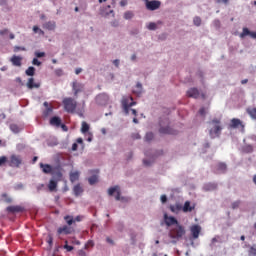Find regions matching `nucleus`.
Returning a JSON list of instances; mask_svg holds the SVG:
<instances>
[{"label": "nucleus", "mask_w": 256, "mask_h": 256, "mask_svg": "<svg viewBox=\"0 0 256 256\" xmlns=\"http://www.w3.org/2000/svg\"><path fill=\"white\" fill-rule=\"evenodd\" d=\"M208 125H210V130H209L210 139L220 138L223 131V125L221 123V119L214 118L210 122H208Z\"/></svg>", "instance_id": "f257e3e1"}, {"label": "nucleus", "mask_w": 256, "mask_h": 256, "mask_svg": "<svg viewBox=\"0 0 256 256\" xmlns=\"http://www.w3.org/2000/svg\"><path fill=\"white\" fill-rule=\"evenodd\" d=\"M185 234V227L179 223L178 225L170 227V232L168 233V236H170V239L179 241L185 236Z\"/></svg>", "instance_id": "f03ea898"}, {"label": "nucleus", "mask_w": 256, "mask_h": 256, "mask_svg": "<svg viewBox=\"0 0 256 256\" xmlns=\"http://www.w3.org/2000/svg\"><path fill=\"white\" fill-rule=\"evenodd\" d=\"M64 110L69 114H74L77 108V102L71 97H66L63 100Z\"/></svg>", "instance_id": "7ed1b4c3"}, {"label": "nucleus", "mask_w": 256, "mask_h": 256, "mask_svg": "<svg viewBox=\"0 0 256 256\" xmlns=\"http://www.w3.org/2000/svg\"><path fill=\"white\" fill-rule=\"evenodd\" d=\"M122 107H123V111L126 115H129V111H130V108L134 107L137 105V102H135L133 100V97L132 96H124L122 98Z\"/></svg>", "instance_id": "20e7f679"}, {"label": "nucleus", "mask_w": 256, "mask_h": 256, "mask_svg": "<svg viewBox=\"0 0 256 256\" xmlns=\"http://www.w3.org/2000/svg\"><path fill=\"white\" fill-rule=\"evenodd\" d=\"M166 125V127L164 126ZM169 125V120L168 119H164L163 121H160V134L162 135H177V132L172 129L171 127L168 126Z\"/></svg>", "instance_id": "39448f33"}, {"label": "nucleus", "mask_w": 256, "mask_h": 256, "mask_svg": "<svg viewBox=\"0 0 256 256\" xmlns=\"http://www.w3.org/2000/svg\"><path fill=\"white\" fill-rule=\"evenodd\" d=\"M8 166L11 168H20L23 163L22 157L20 155L12 154L7 160Z\"/></svg>", "instance_id": "423d86ee"}, {"label": "nucleus", "mask_w": 256, "mask_h": 256, "mask_svg": "<svg viewBox=\"0 0 256 256\" xmlns=\"http://www.w3.org/2000/svg\"><path fill=\"white\" fill-rule=\"evenodd\" d=\"M186 96L192 99H199L200 96H202V100L206 99V95L204 93L201 94L198 88L188 89V91L186 92Z\"/></svg>", "instance_id": "0eeeda50"}, {"label": "nucleus", "mask_w": 256, "mask_h": 256, "mask_svg": "<svg viewBox=\"0 0 256 256\" xmlns=\"http://www.w3.org/2000/svg\"><path fill=\"white\" fill-rule=\"evenodd\" d=\"M74 232H75L74 227L68 226V225H63V226H61L57 229V235L58 236H61V235H66L67 236V235L73 234Z\"/></svg>", "instance_id": "6e6552de"}, {"label": "nucleus", "mask_w": 256, "mask_h": 256, "mask_svg": "<svg viewBox=\"0 0 256 256\" xmlns=\"http://www.w3.org/2000/svg\"><path fill=\"white\" fill-rule=\"evenodd\" d=\"M51 175L53 176V179L56 180L57 182L62 181V178H63L62 167L55 166Z\"/></svg>", "instance_id": "1a4fd4ad"}, {"label": "nucleus", "mask_w": 256, "mask_h": 256, "mask_svg": "<svg viewBox=\"0 0 256 256\" xmlns=\"http://www.w3.org/2000/svg\"><path fill=\"white\" fill-rule=\"evenodd\" d=\"M72 89L74 92V96L77 98L78 97V93H82V91H84V84L74 81L72 83Z\"/></svg>", "instance_id": "9d476101"}, {"label": "nucleus", "mask_w": 256, "mask_h": 256, "mask_svg": "<svg viewBox=\"0 0 256 256\" xmlns=\"http://www.w3.org/2000/svg\"><path fill=\"white\" fill-rule=\"evenodd\" d=\"M164 221L166 222V226L174 227L179 225L178 220L174 216H168L167 214L164 215Z\"/></svg>", "instance_id": "9b49d317"}, {"label": "nucleus", "mask_w": 256, "mask_h": 256, "mask_svg": "<svg viewBox=\"0 0 256 256\" xmlns=\"http://www.w3.org/2000/svg\"><path fill=\"white\" fill-rule=\"evenodd\" d=\"M239 127H241L242 129L245 128L244 124L242 123V121L240 119L233 118L230 120V123H229L230 129H238Z\"/></svg>", "instance_id": "f8f14e48"}, {"label": "nucleus", "mask_w": 256, "mask_h": 256, "mask_svg": "<svg viewBox=\"0 0 256 256\" xmlns=\"http://www.w3.org/2000/svg\"><path fill=\"white\" fill-rule=\"evenodd\" d=\"M146 7L148 10L154 11L157 10L161 6V2L157 0L148 1L146 0Z\"/></svg>", "instance_id": "ddd939ff"}, {"label": "nucleus", "mask_w": 256, "mask_h": 256, "mask_svg": "<svg viewBox=\"0 0 256 256\" xmlns=\"http://www.w3.org/2000/svg\"><path fill=\"white\" fill-rule=\"evenodd\" d=\"M190 233H192V238L198 239L201 233V226L198 224H194L190 227Z\"/></svg>", "instance_id": "4468645a"}, {"label": "nucleus", "mask_w": 256, "mask_h": 256, "mask_svg": "<svg viewBox=\"0 0 256 256\" xmlns=\"http://www.w3.org/2000/svg\"><path fill=\"white\" fill-rule=\"evenodd\" d=\"M114 193H117L116 201H120L121 200V191H120L119 186H114V187L109 188V190H108L109 196H113Z\"/></svg>", "instance_id": "2eb2a0df"}, {"label": "nucleus", "mask_w": 256, "mask_h": 256, "mask_svg": "<svg viewBox=\"0 0 256 256\" xmlns=\"http://www.w3.org/2000/svg\"><path fill=\"white\" fill-rule=\"evenodd\" d=\"M247 35H249L251 39H256V32H251L248 28H243L242 32L239 34V37L244 39V37H247Z\"/></svg>", "instance_id": "dca6fc26"}, {"label": "nucleus", "mask_w": 256, "mask_h": 256, "mask_svg": "<svg viewBox=\"0 0 256 256\" xmlns=\"http://www.w3.org/2000/svg\"><path fill=\"white\" fill-rule=\"evenodd\" d=\"M26 87H27V89H30V90L39 89L40 83H36L34 78L31 77V78L28 79V81L26 83Z\"/></svg>", "instance_id": "f3484780"}, {"label": "nucleus", "mask_w": 256, "mask_h": 256, "mask_svg": "<svg viewBox=\"0 0 256 256\" xmlns=\"http://www.w3.org/2000/svg\"><path fill=\"white\" fill-rule=\"evenodd\" d=\"M195 210V204L191 205L190 201L184 202V206H182V212L191 213Z\"/></svg>", "instance_id": "a211bd4d"}, {"label": "nucleus", "mask_w": 256, "mask_h": 256, "mask_svg": "<svg viewBox=\"0 0 256 256\" xmlns=\"http://www.w3.org/2000/svg\"><path fill=\"white\" fill-rule=\"evenodd\" d=\"M40 167H41L43 173H44V174H47V175H48V174H51V175H52V173H53V171H54V167L51 166L50 164H43V163H40Z\"/></svg>", "instance_id": "6ab92c4d"}, {"label": "nucleus", "mask_w": 256, "mask_h": 256, "mask_svg": "<svg viewBox=\"0 0 256 256\" xmlns=\"http://www.w3.org/2000/svg\"><path fill=\"white\" fill-rule=\"evenodd\" d=\"M22 57L21 56H16V55H13L10 59L12 65H14V67H21L22 65Z\"/></svg>", "instance_id": "aec40b11"}, {"label": "nucleus", "mask_w": 256, "mask_h": 256, "mask_svg": "<svg viewBox=\"0 0 256 256\" xmlns=\"http://www.w3.org/2000/svg\"><path fill=\"white\" fill-rule=\"evenodd\" d=\"M23 211H24V208L22 206H19V205L8 206L7 207V212L8 213H22Z\"/></svg>", "instance_id": "412c9836"}, {"label": "nucleus", "mask_w": 256, "mask_h": 256, "mask_svg": "<svg viewBox=\"0 0 256 256\" xmlns=\"http://www.w3.org/2000/svg\"><path fill=\"white\" fill-rule=\"evenodd\" d=\"M44 107L46 108V110L43 112V116L47 118L53 113V108L52 106H49L48 102H44Z\"/></svg>", "instance_id": "4be33fe9"}, {"label": "nucleus", "mask_w": 256, "mask_h": 256, "mask_svg": "<svg viewBox=\"0 0 256 256\" xmlns=\"http://www.w3.org/2000/svg\"><path fill=\"white\" fill-rule=\"evenodd\" d=\"M108 100H109V96L106 93H102V94L97 96V102L99 104L107 103Z\"/></svg>", "instance_id": "5701e85b"}, {"label": "nucleus", "mask_w": 256, "mask_h": 256, "mask_svg": "<svg viewBox=\"0 0 256 256\" xmlns=\"http://www.w3.org/2000/svg\"><path fill=\"white\" fill-rule=\"evenodd\" d=\"M61 123H62L61 118L57 116L52 117L50 120V125L55 127H60Z\"/></svg>", "instance_id": "b1692460"}, {"label": "nucleus", "mask_w": 256, "mask_h": 256, "mask_svg": "<svg viewBox=\"0 0 256 256\" xmlns=\"http://www.w3.org/2000/svg\"><path fill=\"white\" fill-rule=\"evenodd\" d=\"M246 113L249 115V117L252 119V120H256V108L254 107H248L246 109Z\"/></svg>", "instance_id": "393cba45"}, {"label": "nucleus", "mask_w": 256, "mask_h": 256, "mask_svg": "<svg viewBox=\"0 0 256 256\" xmlns=\"http://www.w3.org/2000/svg\"><path fill=\"white\" fill-rule=\"evenodd\" d=\"M216 170L222 174L226 173L227 171L226 163H223V162L218 163V166H216Z\"/></svg>", "instance_id": "a878e982"}, {"label": "nucleus", "mask_w": 256, "mask_h": 256, "mask_svg": "<svg viewBox=\"0 0 256 256\" xmlns=\"http://www.w3.org/2000/svg\"><path fill=\"white\" fill-rule=\"evenodd\" d=\"M181 210L183 211V206L179 203H176L175 205H170V211H172V213H177Z\"/></svg>", "instance_id": "bb28decb"}, {"label": "nucleus", "mask_w": 256, "mask_h": 256, "mask_svg": "<svg viewBox=\"0 0 256 256\" xmlns=\"http://www.w3.org/2000/svg\"><path fill=\"white\" fill-rule=\"evenodd\" d=\"M79 176H80V172L79 171L71 172L70 173V181L72 183L77 182L79 180Z\"/></svg>", "instance_id": "cd10ccee"}, {"label": "nucleus", "mask_w": 256, "mask_h": 256, "mask_svg": "<svg viewBox=\"0 0 256 256\" xmlns=\"http://www.w3.org/2000/svg\"><path fill=\"white\" fill-rule=\"evenodd\" d=\"M44 27L45 29H48V31H54V29H56V23L54 21H49L45 23Z\"/></svg>", "instance_id": "c85d7f7f"}, {"label": "nucleus", "mask_w": 256, "mask_h": 256, "mask_svg": "<svg viewBox=\"0 0 256 256\" xmlns=\"http://www.w3.org/2000/svg\"><path fill=\"white\" fill-rule=\"evenodd\" d=\"M73 191H74L75 196L78 197V196H80L83 193L84 190L80 186V184H77V185L74 186Z\"/></svg>", "instance_id": "c756f323"}, {"label": "nucleus", "mask_w": 256, "mask_h": 256, "mask_svg": "<svg viewBox=\"0 0 256 256\" xmlns=\"http://www.w3.org/2000/svg\"><path fill=\"white\" fill-rule=\"evenodd\" d=\"M64 220L66 221L68 227H71L73 224H75V219L71 215H66Z\"/></svg>", "instance_id": "7c9ffc66"}, {"label": "nucleus", "mask_w": 256, "mask_h": 256, "mask_svg": "<svg viewBox=\"0 0 256 256\" xmlns=\"http://www.w3.org/2000/svg\"><path fill=\"white\" fill-rule=\"evenodd\" d=\"M253 151H254V148L252 145H245L242 147V152L244 154H251V153H253Z\"/></svg>", "instance_id": "2f4dec72"}, {"label": "nucleus", "mask_w": 256, "mask_h": 256, "mask_svg": "<svg viewBox=\"0 0 256 256\" xmlns=\"http://www.w3.org/2000/svg\"><path fill=\"white\" fill-rule=\"evenodd\" d=\"M48 188H49L50 192H54L57 188V180L55 181V180L51 179L48 184Z\"/></svg>", "instance_id": "473e14b6"}, {"label": "nucleus", "mask_w": 256, "mask_h": 256, "mask_svg": "<svg viewBox=\"0 0 256 256\" xmlns=\"http://www.w3.org/2000/svg\"><path fill=\"white\" fill-rule=\"evenodd\" d=\"M204 189H206V191H214L217 189V185L216 183H208L204 186Z\"/></svg>", "instance_id": "72a5a7b5"}, {"label": "nucleus", "mask_w": 256, "mask_h": 256, "mask_svg": "<svg viewBox=\"0 0 256 256\" xmlns=\"http://www.w3.org/2000/svg\"><path fill=\"white\" fill-rule=\"evenodd\" d=\"M89 130H90V126L88 125L87 122L83 121L82 127H81L82 134L88 133Z\"/></svg>", "instance_id": "f704fd0d"}, {"label": "nucleus", "mask_w": 256, "mask_h": 256, "mask_svg": "<svg viewBox=\"0 0 256 256\" xmlns=\"http://www.w3.org/2000/svg\"><path fill=\"white\" fill-rule=\"evenodd\" d=\"M1 199L7 203V204H11L12 203V198L10 196H8L7 193H3L1 196Z\"/></svg>", "instance_id": "c9c22d12"}, {"label": "nucleus", "mask_w": 256, "mask_h": 256, "mask_svg": "<svg viewBox=\"0 0 256 256\" xmlns=\"http://www.w3.org/2000/svg\"><path fill=\"white\" fill-rule=\"evenodd\" d=\"M26 75H28V77H34L35 75V68L33 66H30L26 71H25Z\"/></svg>", "instance_id": "e433bc0d"}, {"label": "nucleus", "mask_w": 256, "mask_h": 256, "mask_svg": "<svg viewBox=\"0 0 256 256\" xmlns=\"http://www.w3.org/2000/svg\"><path fill=\"white\" fill-rule=\"evenodd\" d=\"M88 182L91 186L95 185L96 183H98V176L93 175V176L89 177Z\"/></svg>", "instance_id": "4c0bfd02"}, {"label": "nucleus", "mask_w": 256, "mask_h": 256, "mask_svg": "<svg viewBox=\"0 0 256 256\" xmlns=\"http://www.w3.org/2000/svg\"><path fill=\"white\" fill-rule=\"evenodd\" d=\"M154 139V134L152 132H148L145 136V140L147 142H151Z\"/></svg>", "instance_id": "58836bf2"}, {"label": "nucleus", "mask_w": 256, "mask_h": 256, "mask_svg": "<svg viewBox=\"0 0 256 256\" xmlns=\"http://www.w3.org/2000/svg\"><path fill=\"white\" fill-rule=\"evenodd\" d=\"M136 89L137 90H134V93H137V95H141L142 89H143L142 84L138 83L137 86H136Z\"/></svg>", "instance_id": "ea45409f"}, {"label": "nucleus", "mask_w": 256, "mask_h": 256, "mask_svg": "<svg viewBox=\"0 0 256 256\" xmlns=\"http://www.w3.org/2000/svg\"><path fill=\"white\" fill-rule=\"evenodd\" d=\"M240 204H241V201H239V200L234 201V202H232V204H231V208H232L233 210L238 209L239 206H240Z\"/></svg>", "instance_id": "a19ab883"}, {"label": "nucleus", "mask_w": 256, "mask_h": 256, "mask_svg": "<svg viewBox=\"0 0 256 256\" xmlns=\"http://www.w3.org/2000/svg\"><path fill=\"white\" fill-rule=\"evenodd\" d=\"M6 163H8V159L6 156H1L0 157V167H2L3 165H5Z\"/></svg>", "instance_id": "79ce46f5"}, {"label": "nucleus", "mask_w": 256, "mask_h": 256, "mask_svg": "<svg viewBox=\"0 0 256 256\" xmlns=\"http://www.w3.org/2000/svg\"><path fill=\"white\" fill-rule=\"evenodd\" d=\"M133 16H134V14H133V12H131V11H127V12H125V14H124V18L127 19V20L133 18Z\"/></svg>", "instance_id": "37998d69"}, {"label": "nucleus", "mask_w": 256, "mask_h": 256, "mask_svg": "<svg viewBox=\"0 0 256 256\" xmlns=\"http://www.w3.org/2000/svg\"><path fill=\"white\" fill-rule=\"evenodd\" d=\"M10 130L13 132V133H18L19 132V128L16 124H11L10 125Z\"/></svg>", "instance_id": "c03bdc74"}, {"label": "nucleus", "mask_w": 256, "mask_h": 256, "mask_svg": "<svg viewBox=\"0 0 256 256\" xmlns=\"http://www.w3.org/2000/svg\"><path fill=\"white\" fill-rule=\"evenodd\" d=\"M148 29L150 31H155L157 29V24L154 23V22H151L149 25H148Z\"/></svg>", "instance_id": "a18cd8bd"}, {"label": "nucleus", "mask_w": 256, "mask_h": 256, "mask_svg": "<svg viewBox=\"0 0 256 256\" xmlns=\"http://www.w3.org/2000/svg\"><path fill=\"white\" fill-rule=\"evenodd\" d=\"M201 22H202V20H201V18L200 17H194V25H196V26H200L201 25Z\"/></svg>", "instance_id": "49530a36"}, {"label": "nucleus", "mask_w": 256, "mask_h": 256, "mask_svg": "<svg viewBox=\"0 0 256 256\" xmlns=\"http://www.w3.org/2000/svg\"><path fill=\"white\" fill-rule=\"evenodd\" d=\"M18 51H26V48L22 46H15L14 53H18Z\"/></svg>", "instance_id": "de8ad7c7"}, {"label": "nucleus", "mask_w": 256, "mask_h": 256, "mask_svg": "<svg viewBox=\"0 0 256 256\" xmlns=\"http://www.w3.org/2000/svg\"><path fill=\"white\" fill-rule=\"evenodd\" d=\"M55 75H57V77H62V75H64V72L61 68H58L55 70Z\"/></svg>", "instance_id": "09e8293b"}, {"label": "nucleus", "mask_w": 256, "mask_h": 256, "mask_svg": "<svg viewBox=\"0 0 256 256\" xmlns=\"http://www.w3.org/2000/svg\"><path fill=\"white\" fill-rule=\"evenodd\" d=\"M47 243L49 244L50 247L53 245V236L51 234L48 235L47 237Z\"/></svg>", "instance_id": "8fccbe9b"}, {"label": "nucleus", "mask_w": 256, "mask_h": 256, "mask_svg": "<svg viewBox=\"0 0 256 256\" xmlns=\"http://www.w3.org/2000/svg\"><path fill=\"white\" fill-rule=\"evenodd\" d=\"M23 188H24V185H23L22 183H18V184H16V185L14 186V189H15L16 191L23 190Z\"/></svg>", "instance_id": "3c124183"}, {"label": "nucleus", "mask_w": 256, "mask_h": 256, "mask_svg": "<svg viewBox=\"0 0 256 256\" xmlns=\"http://www.w3.org/2000/svg\"><path fill=\"white\" fill-rule=\"evenodd\" d=\"M33 31L34 33H40L41 35H44L43 30L39 29L38 26H34Z\"/></svg>", "instance_id": "603ef678"}, {"label": "nucleus", "mask_w": 256, "mask_h": 256, "mask_svg": "<svg viewBox=\"0 0 256 256\" xmlns=\"http://www.w3.org/2000/svg\"><path fill=\"white\" fill-rule=\"evenodd\" d=\"M35 57H37V59H40L41 57H45V52H35Z\"/></svg>", "instance_id": "864d4df0"}, {"label": "nucleus", "mask_w": 256, "mask_h": 256, "mask_svg": "<svg viewBox=\"0 0 256 256\" xmlns=\"http://www.w3.org/2000/svg\"><path fill=\"white\" fill-rule=\"evenodd\" d=\"M32 64L36 65L37 67H40L41 62L37 58H34L33 61H32Z\"/></svg>", "instance_id": "5fc2aeb1"}, {"label": "nucleus", "mask_w": 256, "mask_h": 256, "mask_svg": "<svg viewBox=\"0 0 256 256\" xmlns=\"http://www.w3.org/2000/svg\"><path fill=\"white\" fill-rule=\"evenodd\" d=\"M94 246V243L92 240H89L86 245H85V249H88L89 247H93Z\"/></svg>", "instance_id": "6e6d98bb"}, {"label": "nucleus", "mask_w": 256, "mask_h": 256, "mask_svg": "<svg viewBox=\"0 0 256 256\" xmlns=\"http://www.w3.org/2000/svg\"><path fill=\"white\" fill-rule=\"evenodd\" d=\"M64 248H65L68 252H71V251H73V249H74L73 246L68 245V244H66V245L64 246Z\"/></svg>", "instance_id": "4d7b16f0"}, {"label": "nucleus", "mask_w": 256, "mask_h": 256, "mask_svg": "<svg viewBox=\"0 0 256 256\" xmlns=\"http://www.w3.org/2000/svg\"><path fill=\"white\" fill-rule=\"evenodd\" d=\"M200 116H205L206 115V109L204 107L200 108Z\"/></svg>", "instance_id": "13d9d810"}, {"label": "nucleus", "mask_w": 256, "mask_h": 256, "mask_svg": "<svg viewBox=\"0 0 256 256\" xmlns=\"http://www.w3.org/2000/svg\"><path fill=\"white\" fill-rule=\"evenodd\" d=\"M160 201H162V203H166L167 202V196L166 195H162L160 196Z\"/></svg>", "instance_id": "bf43d9fd"}, {"label": "nucleus", "mask_w": 256, "mask_h": 256, "mask_svg": "<svg viewBox=\"0 0 256 256\" xmlns=\"http://www.w3.org/2000/svg\"><path fill=\"white\" fill-rule=\"evenodd\" d=\"M78 256H87V254L84 250H79L78 251Z\"/></svg>", "instance_id": "052dcab7"}, {"label": "nucleus", "mask_w": 256, "mask_h": 256, "mask_svg": "<svg viewBox=\"0 0 256 256\" xmlns=\"http://www.w3.org/2000/svg\"><path fill=\"white\" fill-rule=\"evenodd\" d=\"M8 29L0 30V35H7Z\"/></svg>", "instance_id": "680f3d73"}, {"label": "nucleus", "mask_w": 256, "mask_h": 256, "mask_svg": "<svg viewBox=\"0 0 256 256\" xmlns=\"http://www.w3.org/2000/svg\"><path fill=\"white\" fill-rule=\"evenodd\" d=\"M250 253L253 254V255H256V248L251 247L250 248Z\"/></svg>", "instance_id": "e2e57ef3"}, {"label": "nucleus", "mask_w": 256, "mask_h": 256, "mask_svg": "<svg viewBox=\"0 0 256 256\" xmlns=\"http://www.w3.org/2000/svg\"><path fill=\"white\" fill-rule=\"evenodd\" d=\"M113 63L116 67H119L120 65V61L118 59L114 60Z\"/></svg>", "instance_id": "0e129e2a"}, {"label": "nucleus", "mask_w": 256, "mask_h": 256, "mask_svg": "<svg viewBox=\"0 0 256 256\" xmlns=\"http://www.w3.org/2000/svg\"><path fill=\"white\" fill-rule=\"evenodd\" d=\"M77 149H78V144L74 143L73 146H72V150L77 151Z\"/></svg>", "instance_id": "69168bd1"}, {"label": "nucleus", "mask_w": 256, "mask_h": 256, "mask_svg": "<svg viewBox=\"0 0 256 256\" xmlns=\"http://www.w3.org/2000/svg\"><path fill=\"white\" fill-rule=\"evenodd\" d=\"M81 72H82V69H81V68H77V69L75 70L76 75H80Z\"/></svg>", "instance_id": "338daca9"}, {"label": "nucleus", "mask_w": 256, "mask_h": 256, "mask_svg": "<svg viewBox=\"0 0 256 256\" xmlns=\"http://www.w3.org/2000/svg\"><path fill=\"white\" fill-rule=\"evenodd\" d=\"M144 165L147 166V167H149V166L151 165V162L148 161V160H144Z\"/></svg>", "instance_id": "774afa93"}]
</instances>
